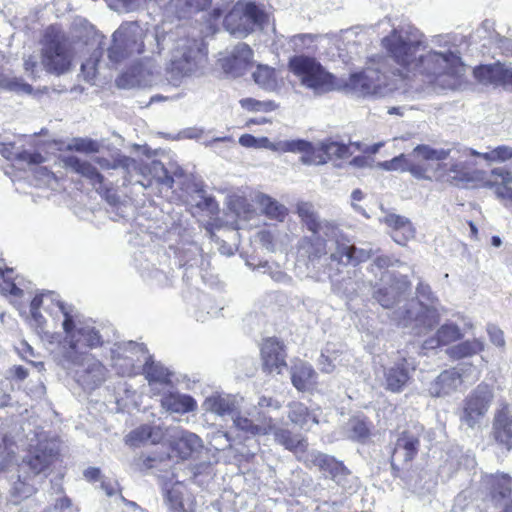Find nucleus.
I'll list each match as a JSON object with an SVG mask.
<instances>
[{
  "label": "nucleus",
  "instance_id": "1",
  "mask_svg": "<svg viewBox=\"0 0 512 512\" xmlns=\"http://www.w3.org/2000/svg\"><path fill=\"white\" fill-rule=\"evenodd\" d=\"M390 73L402 80L419 79L434 88L455 90L464 83L466 67L448 36L427 40L414 26L394 28L381 40Z\"/></svg>",
  "mask_w": 512,
  "mask_h": 512
},
{
  "label": "nucleus",
  "instance_id": "2",
  "mask_svg": "<svg viewBox=\"0 0 512 512\" xmlns=\"http://www.w3.org/2000/svg\"><path fill=\"white\" fill-rule=\"evenodd\" d=\"M59 307L65 317L62 321L64 338L61 345L63 366L76 368L75 381L85 391H93L105 382L107 369L88 349L101 346L102 337L93 323L80 313L63 305Z\"/></svg>",
  "mask_w": 512,
  "mask_h": 512
},
{
  "label": "nucleus",
  "instance_id": "3",
  "mask_svg": "<svg viewBox=\"0 0 512 512\" xmlns=\"http://www.w3.org/2000/svg\"><path fill=\"white\" fill-rule=\"evenodd\" d=\"M429 164L431 162H442L449 159L447 163L438 164L437 177L455 186L492 187L493 183L487 179L485 171L474 168L475 163L471 161L472 156L478 157V151L457 145L451 147H421L418 149Z\"/></svg>",
  "mask_w": 512,
  "mask_h": 512
},
{
  "label": "nucleus",
  "instance_id": "4",
  "mask_svg": "<svg viewBox=\"0 0 512 512\" xmlns=\"http://www.w3.org/2000/svg\"><path fill=\"white\" fill-rule=\"evenodd\" d=\"M281 403L272 397L260 396L257 402L258 411L251 418L238 416L234 418V426L251 436H265L273 434L276 443L284 446L294 453L306 449L307 443L300 435H293L289 430L277 425L275 419L266 410H279Z\"/></svg>",
  "mask_w": 512,
  "mask_h": 512
},
{
  "label": "nucleus",
  "instance_id": "5",
  "mask_svg": "<svg viewBox=\"0 0 512 512\" xmlns=\"http://www.w3.org/2000/svg\"><path fill=\"white\" fill-rule=\"evenodd\" d=\"M288 66L300 84L315 94L321 95L334 91L341 85L338 78L326 71L314 57L296 55L290 58Z\"/></svg>",
  "mask_w": 512,
  "mask_h": 512
},
{
  "label": "nucleus",
  "instance_id": "6",
  "mask_svg": "<svg viewBox=\"0 0 512 512\" xmlns=\"http://www.w3.org/2000/svg\"><path fill=\"white\" fill-rule=\"evenodd\" d=\"M206 61L207 51L202 40L182 38L176 42L171 53L168 70L176 78L190 76L202 70Z\"/></svg>",
  "mask_w": 512,
  "mask_h": 512
},
{
  "label": "nucleus",
  "instance_id": "7",
  "mask_svg": "<svg viewBox=\"0 0 512 512\" xmlns=\"http://www.w3.org/2000/svg\"><path fill=\"white\" fill-rule=\"evenodd\" d=\"M130 361L133 362L130 373L145 374L155 394H160L172 386L171 373L161 364L151 360V356L143 344L130 341Z\"/></svg>",
  "mask_w": 512,
  "mask_h": 512
},
{
  "label": "nucleus",
  "instance_id": "8",
  "mask_svg": "<svg viewBox=\"0 0 512 512\" xmlns=\"http://www.w3.org/2000/svg\"><path fill=\"white\" fill-rule=\"evenodd\" d=\"M72 53L64 34L50 26L46 29L42 47V66L47 72L61 75L71 66Z\"/></svg>",
  "mask_w": 512,
  "mask_h": 512
},
{
  "label": "nucleus",
  "instance_id": "9",
  "mask_svg": "<svg viewBox=\"0 0 512 512\" xmlns=\"http://www.w3.org/2000/svg\"><path fill=\"white\" fill-rule=\"evenodd\" d=\"M338 81L341 85L336 90H344L357 97L382 96L394 88L389 83V76L374 67L353 73L347 79L338 78Z\"/></svg>",
  "mask_w": 512,
  "mask_h": 512
},
{
  "label": "nucleus",
  "instance_id": "10",
  "mask_svg": "<svg viewBox=\"0 0 512 512\" xmlns=\"http://www.w3.org/2000/svg\"><path fill=\"white\" fill-rule=\"evenodd\" d=\"M266 20L265 12L254 2L238 1L225 16L224 27L235 37L242 38Z\"/></svg>",
  "mask_w": 512,
  "mask_h": 512
},
{
  "label": "nucleus",
  "instance_id": "11",
  "mask_svg": "<svg viewBox=\"0 0 512 512\" xmlns=\"http://www.w3.org/2000/svg\"><path fill=\"white\" fill-rule=\"evenodd\" d=\"M393 319L403 327L414 323L415 334H423L434 328L440 321V311L437 305L425 304L411 300L403 308L394 312Z\"/></svg>",
  "mask_w": 512,
  "mask_h": 512
},
{
  "label": "nucleus",
  "instance_id": "12",
  "mask_svg": "<svg viewBox=\"0 0 512 512\" xmlns=\"http://www.w3.org/2000/svg\"><path fill=\"white\" fill-rule=\"evenodd\" d=\"M479 372L472 364H461L445 370L430 383L429 393L434 397H444L458 391L463 385L479 379Z\"/></svg>",
  "mask_w": 512,
  "mask_h": 512
},
{
  "label": "nucleus",
  "instance_id": "13",
  "mask_svg": "<svg viewBox=\"0 0 512 512\" xmlns=\"http://www.w3.org/2000/svg\"><path fill=\"white\" fill-rule=\"evenodd\" d=\"M493 399L492 387L485 383L479 384L463 401L461 422L470 428L478 426L486 416Z\"/></svg>",
  "mask_w": 512,
  "mask_h": 512
},
{
  "label": "nucleus",
  "instance_id": "14",
  "mask_svg": "<svg viewBox=\"0 0 512 512\" xmlns=\"http://www.w3.org/2000/svg\"><path fill=\"white\" fill-rule=\"evenodd\" d=\"M147 161L140 166V172L143 175V180H136L135 183L140 184L142 187L147 188L157 183L159 185L171 188L174 183L173 177H182L184 171L177 165H172L167 169L160 161L154 160L149 148H143Z\"/></svg>",
  "mask_w": 512,
  "mask_h": 512
},
{
  "label": "nucleus",
  "instance_id": "15",
  "mask_svg": "<svg viewBox=\"0 0 512 512\" xmlns=\"http://www.w3.org/2000/svg\"><path fill=\"white\" fill-rule=\"evenodd\" d=\"M429 147V145H418L408 154H400L391 160L383 161L378 166L386 171L410 172L417 179H429L431 164L420 153L418 149Z\"/></svg>",
  "mask_w": 512,
  "mask_h": 512
},
{
  "label": "nucleus",
  "instance_id": "16",
  "mask_svg": "<svg viewBox=\"0 0 512 512\" xmlns=\"http://www.w3.org/2000/svg\"><path fill=\"white\" fill-rule=\"evenodd\" d=\"M411 379V370L406 358H401L390 366H383L377 372L376 380L385 390L400 393Z\"/></svg>",
  "mask_w": 512,
  "mask_h": 512
},
{
  "label": "nucleus",
  "instance_id": "17",
  "mask_svg": "<svg viewBox=\"0 0 512 512\" xmlns=\"http://www.w3.org/2000/svg\"><path fill=\"white\" fill-rule=\"evenodd\" d=\"M58 449L52 442H40L23 460L22 469H28L34 476L44 474L57 459Z\"/></svg>",
  "mask_w": 512,
  "mask_h": 512
},
{
  "label": "nucleus",
  "instance_id": "18",
  "mask_svg": "<svg viewBox=\"0 0 512 512\" xmlns=\"http://www.w3.org/2000/svg\"><path fill=\"white\" fill-rule=\"evenodd\" d=\"M164 503L168 512H195L196 508L194 496L181 481L164 488Z\"/></svg>",
  "mask_w": 512,
  "mask_h": 512
},
{
  "label": "nucleus",
  "instance_id": "19",
  "mask_svg": "<svg viewBox=\"0 0 512 512\" xmlns=\"http://www.w3.org/2000/svg\"><path fill=\"white\" fill-rule=\"evenodd\" d=\"M329 245L328 237L325 236V232L312 233L310 237H305L300 242V249L308 257V268L316 269L318 264L323 260L327 262L329 256Z\"/></svg>",
  "mask_w": 512,
  "mask_h": 512
},
{
  "label": "nucleus",
  "instance_id": "20",
  "mask_svg": "<svg viewBox=\"0 0 512 512\" xmlns=\"http://www.w3.org/2000/svg\"><path fill=\"white\" fill-rule=\"evenodd\" d=\"M241 401L242 398L236 395L215 393L204 400L202 408L205 412L214 413L221 417L230 416L234 421V418L240 416L238 410Z\"/></svg>",
  "mask_w": 512,
  "mask_h": 512
},
{
  "label": "nucleus",
  "instance_id": "21",
  "mask_svg": "<svg viewBox=\"0 0 512 512\" xmlns=\"http://www.w3.org/2000/svg\"><path fill=\"white\" fill-rule=\"evenodd\" d=\"M253 51L246 43H238L231 53L220 59L221 66L233 77L243 75L251 64Z\"/></svg>",
  "mask_w": 512,
  "mask_h": 512
},
{
  "label": "nucleus",
  "instance_id": "22",
  "mask_svg": "<svg viewBox=\"0 0 512 512\" xmlns=\"http://www.w3.org/2000/svg\"><path fill=\"white\" fill-rule=\"evenodd\" d=\"M492 434L499 445L508 450L512 448V411L506 402H502L495 413Z\"/></svg>",
  "mask_w": 512,
  "mask_h": 512
},
{
  "label": "nucleus",
  "instance_id": "23",
  "mask_svg": "<svg viewBox=\"0 0 512 512\" xmlns=\"http://www.w3.org/2000/svg\"><path fill=\"white\" fill-rule=\"evenodd\" d=\"M263 368L268 373H281L287 366L283 344L276 338L266 339L261 346Z\"/></svg>",
  "mask_w": 512,
  "mask_h": 512
},
{
  "label": "nucleus",
  "instance_id": "24",
  "mask_svg": "<svg viewBox=\"0 0 512 512\" xmlns=\"http://www.w3.org/2000/svg\"><path fill=\"white\" fill-rule=\"evenodd\" d=\"M203 447L202 440L195 433L176 430L172 435V452L181 459H187Z\"/></svg>",
  "mask_w": 512,
  "mask_h": 512
},
{
  "label": "nucleus",
  "instance_id": "25",
  "mask_svg": "<svg viewBox=\"0 0 512 512\" xmlns=\"http://www.w3.org/2000/svg\"><path fill=\"white\" fill-rule=\"evenodd\" d=\"M296 213L301 222L311 233H335V225L328 221L321 220L314 205L310 202H299L296 205Z\"/></svg>",
  "mask_w": 512,
  "mask_h": 512
},
{
  "label": "nucleus",
  "instance_id": "26",
  "mask_svg": "<svg viewBox=\"0 0 512 512\" xmlns=\"http://www.w3.org/2000/svg\"><path fill=\"white\" fill-rule=\"evenodd\" d=\"M308 461L318 468L325 477H329L337 483H341L348 473L341 462L326 454L313 452L309 455Z\"/></svg>",
  "mask_w": 512,
  "mask_h": 512
},
{
  "label": "nucleus",
  "instance_id": "27",
  "mask_svg": "<svg viewBox=\"0 0 512 512\" xmlns=\"http://www.w3.org/2000/svg\"><path fill=\"white\" fill-rule=\"evenodd\" d=\"M325 236L328 237L330 242L328 260L344 266L351 264L352 245L348 239L343 237L339 229L335 226V233L329 232Z\"/></svg>",
  "mask_w": 512,
  "mask_h": 512
},
{
  "label": "nucleus",
  "instance_id": "28",
  "mask_svg": "<svg viewBox=\"0 0 512 512\" xmlns=\"http://www.w3.org/2000/svg\"><path fill=\"white\" fill-rule=\"evenodd\" d=\"M419 434L414 431H404L397 439L392 456L391 463L396 461L409 462L418 452Z\"/></svg>",
  "mask_w": 512,
  "mask_h": 512
},
{
  "label": "nucleus",
  "instance_id": "29",
  "mask_svg": "<svg viewBox=\"0 0 512 512\" xmlns=\"http://www.w3.org/2000/svg\"><path fill=\"white\" fill-rule=\"evenodd\" d=\"M161 405L167 411L179 414L193 412L197 408V402L192 396L169 391V388L163 392Z\"/></svg>",
  "mask_w": 512,
  "mask_h": 512
},
{
  "label": "nucleus",
  "instance_id": "30",
  "mask_svg": "<svg viewBox=\"0 0 512 512\" xmlns=\"http://www.w3.org/2000/svg\"><path fill=\"white\" fill-rule=\"evenodd\" d=\"M46 302H55L56 304V307L58 309V311L62 314V316H64V314L62 313V311L60 310V305H63L65 306L66 308L68 309H73L75 312L79 313L76 309H74L72 306H67L65 305L63 302H61L58 298H57V295L54 293V292H47V293H43L41 295H36L32 301H31V305H30V312H31V320L33 322V325H35V327L41 331V332H44V328H45V318L43 317V315L39 312V309L41 306L44 305V303ZM65 317H63L64 319Z\"/></svg>",
  "mask_w": 512,
  "mask_h": 512
},
{
  "label": "nucleus",
  "instance_id": "31",
  "mask_svg": "<svg viewBox=\"0 0 512 512\" xmlns=\"http://www.w3.org/2000/svg\"><path fill=\"white\" fill-rule=\"evenodd\" d=\"M291 381L299 391L313 388L317 383V373L307 362L298 361L291 368Z\"/></svg>",
  "mask_w": 512,
  "mask_h": 512
},
{
  "label": "nucleus",
  "instance_id": "32",
  "mask_svg": "<svg viewBox=\"0 0 512 512\" xmlns=\"http://www.w3.org/2000/svg\"><path fill=\"white\" fill-rule=\"evenodd\" d=\"M463 334L458 325L447 322L441 325L433 337L423 342V349H435L441 345H447L462 338Z\"/></svg>",
  "mask_w": 512,
  "mask_h": 512
},
{
  "label": "nucleus",
  "instance_id": "33",
  "mask_svg": "<svg viewBox=\"0 0 512 512\" xmlns=\"http://www.w3.org/2000/svg\"><path fill=\"white\" fill-rule=\"evenodd\" d=\"M62 161L65 168L71 169L75 173H78L81 176L89 179L94 186L99 185V187L96 188L97 190L101 188L103 176L91 163L81 160L74 155L66 156L62 159Z\"/></svg>",
  "mask_w": 512,
  "mask_h": 512
},
{
  "label": "nucleus",
  "instance_id": "34",
  "mask_svg": "<svg viewBox=\"0 0 512 512\" xmlns=\"http://www.w3.org/2000/svg\"><path fill=\"white\" fill-rule=\"evenodd\" d=\"M128 34L124 25H121L112 35V44L108 48V60L111 66L117 67L126 60L128 55Z\"/></svg>",
  "mask_w": 512,
  "mask_h": 512
},
{
  "label": "nucleus",
  "instance_id": "35",
  "mask_svg": "<svg viewBox=\"0 0 512 512\" xmlns=\"http://www.w3.org/2000/svg\"><path fill=\"white\" fill-rule=\"evenodd\" d=\"M484 484L489 490L493 501L500 502L510 496L512 492V479L507 474L487 475Z\"/></svg>",
  "mask_w": 512,
  "mask_h": 512
},
{
  "label": "nucleus",
  "instance_id": "36",
  "mask_svg": "<svg viewBox=\"0 0 512 512\" xmlns=\"http://www.w3.org/2000/svg\"><path fill=\"white\" fill-rule=\"evenodd\" d=\"M155 80L154 65L151 60L145 59L130 66V88L147 87Z\"/></svg>",
  "mask_w": 512,
  "mask_h": 512
},
{
  "label": "nucleus",
  "instance_id": "37",
  "mask_svg": "<svg viewBox=\"0 0 512 512\" xmlns=\"http://www.w3.org/2000/svg\"><path fill=\"white\" fill-rule=\"evenodd\" d=\"M253 201L259 206L262 214L269 219L283 222L288 215V209L269 195L258 193Z\"/></svg>",
  "mask_w": 512,
  "mask_h": 512
},
{
  "label": "nucleus",
  "instance_id": "38",
  "mask_svg": "<svg viewBox=\"0 0 512 512\" xmlns=\"http://www.w3.org/2000/svg\"><path fill=\"white\" fill-rule=\"evenodd\" d=\"M407 289L405 281H397L389 287L383 286L373 293V298L386 309L392 308L399 301L400 295Z\"/></svg>",
  "mask_w": 512,
  "mask_h": 512
},
{
  "label": "nucleus",
  "instance_id": "39",
  "mask_svg": "<svg viewBox=\"0 0 512 512\" xmlns=\"http://www.w3.org/2000/svg\"><path fill=\"white\" fill-rule=\"evenodd\" d=\"M0 154L8 160L17 159L21 162L28 164H40L44 162V157L35 151H16L15 146L12 143H5L0 141Z\"/></svg>",
  "mask_w": 512,
  "mask_h": 512
},
{
  "label": "nucleus",
  "instance_id": "40",
  "mask_svg": "<svg viewBox=\"0 0 512 512\" xmlns=\"http://www.w3.org/2000/svg\"><path fill=\"white\" fill-rule=\"evenodd\" d=\"M255 83L266 91H275L279 88V81L274 68L259 64L252 74Z\"/></svg>",
  "mask_w": 512,
  "mask_h": 512
},
{
  "label": "nucleus",
  "instance_id": "41",
  "mask_svg": "<svg viewBox=\"0 0 512 512\" xmlns=\"http://www.w3.org/2000/svg\"><path fill=\"white\" fill-rule=\"evenodd\" d=\"M484 348V342L481 339L474 338L451 346L447 349V354L453 359H462L479 354Z\"/></svg>",
  "mask_w": 512,
  "mask_h": 512
},
{
  "label": "nucleus",
  "instance_id": "42",
  "mask_svg": "<svg viewBox=\"0 0 512 512\" xmlns=\"http://www.w3.org/2000/svg\"><path fill=\"white\" fill-rule=\"evenodd\" d=\"M343 361L342 351L337 349L334 344H327L322 350L318 359V365L323 373H332Z\"/></svg>",
  "mask_w": 512,
  "mask_h": 512
},
{
  "label": "nucleus",
  "instance_id": "43",
  "mask_svg": "<svg viewBox=\"0 0 512 512\" xmlns=\"http://www.w3.org/2000/svg\"><path fill=\"white\" fill-rule=\"evenodd\" d=\"M288 417L293 424L301 428L305 427L309 420L314 424L318 423L317 418L315 416H311L307 407L300 402H292L289 404Z\"/></svg>",
  "mask_w": 512,
  "mask_h": 512
},
{
  "label": "nucleus",
  "instance_id": "44",
  "mask_svg": "<svg viewBox=\"0 0 512 512\" xmlns=\"http://www.w3.org/2000/svg\"><path fill=\"white\" fill-rule=\"evenodd\" d=\"M301 161L306 165H322L328 162L329 157L325 154L323 141L316 144L309 142V148L301 156Z\"/></svg>",
  "mask_w": 512,
  "mask_h": 512
},
{
  "label": "nucleus",
  "instance_id": "45",
  "mask_svg": "<svg viewBox=\"0 0 512 512\" xmlns=\"http://www.w3.org/2000/svg\"><path fill=\"white\" fill-rule=\"evenodd\" d=\"M230 209L240 218L250 220L255 215V209L249 201L240 195H233L229 200Z\"/></svg>",
  "mask_w": 512,
  "mask_h": 512
},
{
  "label": "nucleus",
  "instance_id": "46",
  "mask_svg": "<svg viewBox=\"0 0 512 512\" xmlns=\"http://www.w3.org/2000/svg\"><path fill=\"white\" fill-rule=\"evenodd\" d=\"M163 438V432L160 427H151L144 425L130 434V442L139 441L145 442L150 441L155 444Z\"/></svg>",
  "mask_w": 512,
  "mask_h": 512
},
{
  "label": "nucleus",
  "instance_id": "47",
  "mask_svg": "<svg viewBox=\"0 0 512 512\" xmlns=\"http://www.w3.org/2000/svg\"><path fill=\"white\" fill-rule=\"evenodd\" d=\"M500 62L490 65H482L474 69L475 78L482 84L497 85Z\"/></svg>",
  "mask_w": 512,
  "mask_h": 512
},
{
  "label": "nucleus",
  "instance_id": "48",
  "mask_svg": "<svg viewBox=\"0 0 512 512\" xmlns=\"http://www.w3.org/2000/svg\"><path fill=\"white\" fill-rule=\"evenodd\" d=\"M478 157L489 163H502L512 158V147L500 145L487 152H478Z\"/></svg>",
  "mask_w": 512,
  "mask_h": 512
},
{
  "label": "nucleus",
  "instance_id": "49",
  "mask_svg": "<svg viewBox=\"0 0 512 512\" xmlns=\"http://www.w3.org/2000/svg\"><path fill=\"white\" fill-rule=\"evenodd\" d=\"M101 55V50H95L90 56V58L83 62L81 65V72L84 76V79L89 83H94L99 73V63Z\"/></svg>",
  "mask_w": 512,
  "mask_h": 512
},
{
  "label": "nucleus",
  "instance_id": "50",
  "mask_svg": "<svg viewBox=\"0 0 512 512\" xmlns=\"http://www.w3.org/2000/svg\"><path fill=\"white\" fill-rule=\"evenodd\" d=\"M10 273H12V269L3 271L2 268H0V292L2 294L20 297L23 295V290L13 281L12 277L9 275Z\"/></svg>",
  "mask_w": 512,
  "mask_h": 512
},
{
  "label": "nucleus",
  "instance_id": "51",
  "mask_svg": "<svg viewBox=\"0 0 512 512\" xmlns=\"http://www.w3.org/2000/svg\"><path fill=\"white\" fill-rule=\"evenodd\" d=\"M325 154L329 157V160L335 158L345 159L351 155L350 147L346 144L339 143L336 141L326 140L323 141Z\"/></svg>",
  "mask_w": 512,
  "mask_h": 512
},
{
  "label": "nucleus",
  "instance_id": "52",
  "mask_svg": "<svg viewBox=\"0 0 512 512\" xmlns=\"http://www.w3.org/2000/svg\"><path fill=\"white\" fill-rule=\"evenodd\" d=\"M83 475L89 482L101 481V489L105 491L108 496H113L117 493L118 488L111 483H107L102 479L101 470L96 467H89L84 470Z\"/></svg>",
  "mask_w": 512,
  "mask_h": 512
},
{
  "label": "nucleus",
  "instance_id": "53",
  "mask_svg": "<svg viewBox=\"0 0 512 512\" xmlns=\"http://www.w3.org/2000/svg\"><path fill=\"white\" fill-rule=\"evenodd\" d=\"M309 148V142L301 139L277 141L275 152H293L305 154Z\"/></svg>",
  "mask_w": 512,
  "mask_h": 512
},
{
  "label": "nucleus",
  "instance_id": "54",
  "mask_svg": "<svg viewBox=\"0 0 512 512\" xmlns=\"http://www.w3.org/2000/svg\"><path fill=\"white\" fill-rule=\"evenodd\" d=\"M34 492V485L26 482V479L22 480L19 476L11 489V497L14 503L17 504L20 500L30 497Z\"/></svg>",
  "mask_w": 512,
  "mask_h": 512
},
{
  "label": "nucleus",
  "instance_id": "55",
  "mask_svg": "<svg viewBox=\"0 0 512 512\" xmlns=\"http://www.w3.org/2000/svg\"><path fill=\"white\" fill-rule=\"evenodd\" d=\"M315 36L312 34H299L290 39V46L293 51L303 53L305 51H314Z\"/></svg>",
  "mask_w": 512,
  "mask_h": 512
},
{
  "label": "nucleus",
  "instance_id": "56",
  "mask_svg": "<svg viewBox=\"0 0 512 512\" xmlns=\"http://www.w3.org/2000/svg\"><path fill=\"white\" fill-rule=\"evenodd\" d=\"M239 143L248 148H264L275 152L276 142H271L267 137H254L244 134L239 138Z\"/></svg>",
  "mask_w": 512,
  "mask_h": 512
},
{
  "label": "nucleus",
  "instance_id": "57",
  "mask_svg": "<svg viewBox=\"0 0 512 512\" xmlns=\"http://www.w3.org/2000/svg\"><path fill=\"white\" fill-rule=\"evenodd\" d=\"M0 87L17 93H31L32 86L15 77H0Z\"/></svg>",
  "mask_w": 512,
  "mask_h": 512
},
{
  "label": "nucleus",
  "instance_id": "58",
  "mask_svg": "<svg viewBox=\"0 0 512 512\" xmlns=\"http://www.w3.org/2000/svg\"><path fill=\"white\" fill-rule=\"evenodd\" d=\"M99 143L95 140L88 138H75L72 144L69 145L70 150L83 153H95L99 151Z\"/></svg>",
  "mask_w": 512,
  "mask_h": 512
},
{
  "label": "nucleus",
  "instance_id": "59",
  "mask_svg": "<svg viewBox=\"0 0 512 512\" xmlns=\"http://www.w3.org/2000/svg\"><path fill=\"white\" fill-rule=\"evenodd\" d=\"M390 235L397 244L404 246L408 241L415 237V228L411 221H408L401 229H399V232L390 231Z\"/></svg>",
  "mask_w": 512,
  "mask_h": 512
},
{
  "label": "nucleus",
  "instance_id": "60",
  "mask_svg": "<svg viewBox=\"0 0 512 512\" xmlns=\"http://www.w3.org/2000/svg\"><path fill=\"white\" fill-rule=\"evenodd\" d=\"M148 148L147 146H141V145H133L130 146V162L129 165H132L133 163V169L134 171L143 177V175L140 172V166L143 165L147 161L146 155L144 153L143 148Z\"/></svg>",
  "mask_w": 512,
  "mask_h": 512
},
{
  "label": "nucleus",
  "instance_id": "61",
  "mask_svg": "<svg viewBox=\"0 0 512 512\" xmlns=\"http://www.w3.org/2000/svg\"><path fill=\"white\" fill-rule=\"evenodd\" d=\"M241 105L243 108H246L248 110H251V111H264V112H268V111H273L276 109V104L272 101H265V102H261V101H257L255 99H252V98H246V99H242L240 101Z\"/></svg>",
  "mask_w": 512,
  "mask_h": 512
},
{
  "label": "nucleus",
  "instance_id": "62",
  "mask_svg": "<svg viewBox=\"0 0 512 512\" xmlns=\"http://www.w3.org/2000/svg\"><path fill=\"white\" fill-rule=\"evenodd\" d=\"M491 177H495L497 179H500V181H501V183H498L497 180L493 181L490 179V181L493 183L491 188L495 189L496 195H497L498 187H500V186L509 187L508 184L512 182V173L503 167L494 168L491 171ZM487 179L489 180L488 177H487Z\"/></svg>",
  "mask_w": 512,
  "mask_h": 512
},
{
  "label": "nucleus",
  "instance_id": "63",
  "mask_svg": "<svg viewBox=\"0 0 512 512\" xmlns=\"http://www.w3.org/2000/svg\"><path fill=\"white\" fill-rule=\"evenodd\" d=\"M107 200L111 206V208L108 210L109 217L113 221L125 219L126 205L124 203H118L115 195H109Z\"/></svg>",
  "mask_w": 512,
  "mask_h": 512
},
{
  "label": "nucleus",
  "instance_id": "64",
  "mask_svg": "<svg viewBox=\"0 0 512 512\" xmlns=\"http://www.w3.org/2000/svg\"><path fill=\"white\" fill-rule=\"evenodd\" d=\"M497 85L512 89V68L500 63Z\"/></svg>",
  "mask_w": 512,
  "mask_h": 512
}]
</instances>
